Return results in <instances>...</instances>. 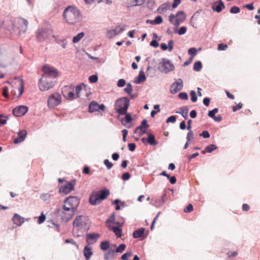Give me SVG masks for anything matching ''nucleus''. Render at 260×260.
<instances>
[{"label": "nucleus", "instance_id": "nucleus-17", "mask_svg": "<svg viewBox=\"0 0 260 260\" xmlns=\"http://www.w3.org/2000/svg\"><path fill=\"white\" fill-rule=\"evenodd\" d=\"M2 27L11 33L14 29L13 21L12 20L8 19L4 20L2 22V26H0V27Z\"/></svg>", "mask_w": 260, "mask_h": 260}, {"label": "nucleus", "instance_id": "nucleus-10", "mask_svg": "<svg viewBox=\"0 0 260 260\" xmlns=\"http://www.w3.org/2000/svg\"><path fill=\"white\" fill-rule=\"evenodd\" d=\"M63 203L72 208V210H76L80 203V199L76 196H70L66 198Z\"/></svg>", "mask_w": 260, "mask_h": 260}, {"label": "nucleus", "instance_id": "nucleus-61", "mask_svg": "<svg viewBox=\"0 0 260 260\" xmlns=\"http://www.w3.org/2000/svg\"><path fill=\"white\" fill-rule=\"evenodd\" d=\"M51 194L49 193H43L41 196V198L44 201H47L49 200Z\"/></svg>", "mask_w": 260, "mask_h": 260}, {"label": "nucleus", "instance_id": "nucleus-62", "mask_svg": "<svg viewBox=\"0 0 260 260\" xmlns=\"http://www.w3.org/2000/svg\"><path fill=\"white\" fill-rule=\"evenodd\" d=\"M115 214L113 213L106 221V223H115Z\"/></svg>", "mask_w": 260, "mask_h": 260}, {"label": "nucleus", "instance_id": "nucleus-42", "mask_svg": "<svg viewBox=\"0 0 260 260\" xmlns=\"http://www.w3.org/2000/svg\"><path fill=\"white\" fill-rule=\"evenodd\" d=\"M133 254L132 251L126 252L123 254L121 256L122 260H128V258L131 257Z\"/></svg>", "mask_w": 260, "mask_h": 260}, {"label": "nucleus", "instance_id": "nucleus-58", "mask_svg": "<svg viewBox=\"0 0 260 260\" xmlns=\"http://www.w3.org/2000/svg\"><path fill=\"white\" fill-rule=\"evenodd\" d=\"M154 20L155 24H159L161 23L163 21L162 17L160 15L157 16Z\"/></svg>", "mask_w": 260, "mask_h": 260}, {"label": "nucleus", "instance_id": "nucleus-46", "mask_svg": "<svg viewBox=\"0 0 260 260\" xmlns=\"http://www.w3.org/2000/svg\"><path fill=\"white\" fill-rule=\"evenodd\" d=\"M88 80L91 83H94L98 81V77L96 75H92L89 77Z\"/></svg>", "mask_w": 260, "mask_h": 260}, {"label": "nucleus", "instance_id": "nucleus-48", "mask_svg": "<svg viewBox=\"0 0 260 260\" xmlns=\"http://www.w3.org/2000/svg\"><path fill=\"white\" fill-rule=\"evenodd\" d=\"M82 86L85 87V85L83 83H82L80 84H78L77 86H76V94H77V96L78 98H80V96H79V92L82 89Z\"/></svg>", "mask_w": 260, "mask_h": 260}, {"label": "nucleus", "instance_id": "nucleus-36", "mask_svg": "<svg viewBox=\"0 0 260 260\" xmlns=\"http://www.w3.org/2000/svg\"><path fill=\"white\" fill-rule=\"evenodd\" d=\"M202 68V63L201 61H197L194 63L193 70L196 72H199Z\"/></svg>", "mask_w": 260, "mask_h": 260}, {"label": "nucleus", "instance_id": "nucleus-2", "mask_svg": "<svg viewBox=\"0 0 260 260\" xmlns=\"http://www.w3.org/2000/svg\"><path fill=\"white\" fill-rule=\"evenodd\" d=\"M73 232L76 237L83 236L89 230V226L87 224V218L82 215L76 216L73 222Z\"/></svg>", "mask_w": 260, "mask_h": 260}, {"label": "nucleus", "instance_id": "nucleus-6", "mask_svg": "<svg viewBox=\"0 0 260 260\" xmlns=\"http://www.w3.org/2000/svg\"><path fill=\"white\" fill-rule=\"evenodd\" d=\"M158 69L161 73L168 74L173 71L175 69V67L169 59L162 58L161 61L158 64Z\"/></svg>", "mask_w": 260, "mask_h": 260}, {"label": "nucleus", "instance_id": "nucleus-16", "mask_svg": "<svg viewBox=\"0 0 260 260\" xmlns=\"http://www.w3.org/2000/svg\"><path fill=\"white\" fill-rule=\"evenodd\" d=\"M224 8V4L221 0H218L214 2L212 6L213 11L217 13H220Z\"/></svg>", "mask_w": 260, "mask_h": 260}, {"label": "nucleus", "instance_id": "nucleus-20", "mask_svg": "<svg viewBox=\"0 0 260 260\" xmlns=\"http://www.w3.org/2000/svg\"><path fill=\"white\" fill-rule=\"evenodd\" d=\"M119 115H124V117L120 120L121 124L123 126H125L126 124L131 123L133 120L131 113H127V111H126V113L125 114H119Z\"/></svg>", "mask_w": 260, "mask_h": 260}, {"label": "nucleus", "instance_id": "nucleus-63", "mask_svg": "<svg viewBox=\"0 0 260 260\" xmlns=\"http://www.w3.org/2000/svg\"><path fill=\"white\" fill-rule=\"evenodd\" d=\"M200 136L203 137L204 138H209L210 136L209 133L207 131H203L200 134Z\"/></svg>", "mask_w": 260, "mask_h": 260}, {"label": "nucleus", "instance_id": "nucleus-5", "mask_svg": "<svg viewBox=\"0 0 260 260\" xmlns=\"http://www.w3.org/2000/svg\"><path fill=\"white\" fill-rule=\"evenodd\" d=\"M55 79L53 77H48V76H42L40 79L38 83V86L41 91H47L52 88L55 83Z\"/></svg>", "mask_w": 260, "mask_h": 260}, {"label": "nucleus", "instance_id": "nucleus-50", "mask_svg": "<svg viewBox=\"0 0 260 260\" xmlns=\"http://www.w3.org/2000/svg\"><path fill=\"white\" fill-rule=\"evenodd\" d=\"M120 202V200L119 199H117L115 200L114 201H112V204L116 205V206H115L116 210H120L121 208H120V205L119 204Z\"/></svg>", "mask_w": 260, "mask_h": 260}, {"label": "nucleus", "instance_id": "nucleus-45", "mask_svg": "<svg viewBox=\"0 0 260 260\" xmlns=\"http://www.w3.org/2000/svg\"><path fill=\"white\" fill-rule=\"evenodd\" d=\"M133 88L132 84L130 83H127L126 84V86L125 88H124L123 90L126 93H128V94H130L131 92L132 91Z\"/></svg>", "mask_w": 260, "mask_h": 260}, {"label": "nucleus", "instance_id": "nucleus-55", "mask_svg": "<svg viewBox=\"0 0 260 260\" xmlns=\"http://www.w3.org/2000/svg\"><path fill=\"white\" fill-rule=\"evenodd\" d=\"M176 121V117L175 115H172L169 117L166 120V123H174Z\"/></svg>", "mask_w": 260, "mask_h": 260}, {"label": "nucleus", "instance_id": "nucleus-64", "mask_svg": "<svg viewBox=\"0 0 260 260\" xmlns=\"http://www.w3.org/2000/svg\"><path fill=\"white\" fill-rule=\"evenodd\" d=\"M128 150L131 151H134L136 148V145L134 143H131L128 144Z\"/></svg>", "mask_w": 260, "mask_h": 260}, {"label": "nucleus", "instance_id": "nucleus-15", "mask_svg": "<svg viewBox=\"0 0 260 260\" xmlns=\"http://www.w3.org/2000/svg\"><path fill=\"white\" fill-rule=\"evenodd\" d=\"M149 127V125L148 124L147 120L146 119H143L141 121V124L137 126V129H140L139 136H142L145 134H147V130Z\"/></svg>", "mask_w": 260, "mask_h": 260}, {"label": "nucleus", "instance_id": "nucleus-57", "mask_svg": "<svg viewBox=\"0 0 260 260\" xmlns=\"http://www.w3.org/2000/svg\"><path fill=\"white\" fill-rule=\"evenodd\" d=\"M46 219V216L42 212L40 216L38 217V222L39 224H41L44 222Z\"/></svg>", "mask_w": 260, "mask_h": 260}, {"label": "nucleus", "instance_id": "nucleus-24", "mask_svg": "<svg viewBox=\"0 0 260 260\" xmlns=\"http://www.w3.org/2000/svg\"><path fill=\"white\" fill-rule=\"evenodd\" d=\"M17 20L18 23L19 24H23V26H21V28L20 29V31H22L23 34L25 33L27 29V25L28 24L27 20L22 18H18Z\"/></svg>", "mask_w": 260, "mask_h": 260}, {"label": "nucleus", "instance_id": "nucleus-30", "mask_svg": "<svg viewBox=\"0 0 260 260\" xmlns=\"http://www.w3.org/2000/svg\"><path fill=\"white\" fill-rule=\"evenodd\" d=\"M119 27V26H117L115 29H112L111 30H109L107 32V37L111 39L113 37L118 35L119 34V31H118L117 29Z\"/></svg>", "mask_w": 260, "mask_h": 260}, {"label": "nucleus", "instance_id": "nucleus-8", "mask_svg": "<svg viewBox=\"0 0 260 260\" xmlns=\"http://www.w3.org/2000/svg\"><path fill=\"white\" fill-rule=\"evenodd\" d=\"M42 71L44 72L42 76H48L55 79L58 75L57 70L54 67H50L48 64H45L42 67Z\"/></svg>", "mask_w": 260, "mask_h": 260}, {"label": "nucleus", "instance_id": "nucleus-12", "mask_svg": "<svg viewBox=\"0 0 260 260\" xmlns=\"http://www.w3.org/2000/svg\"><path fill=\"white\" fill-rule=\"evenodd\" d=\"M57 214L60 216V219L62 221H63L66 223L68 222L74 215V213L68 212L66 211H62L61 209L57 210Z\"/></svg>", "mask_w": 260, "mask_h": 260}, {"label": "nucleus", "instance_id": "nucleus-56", "mask_svg": "<svg viewBox=\"0 0 260 260\" xmlns=\"http://www.w3.org/2000/svg\"><path fill=\"white\" fill-rule=\"evenodd\" d=\"M228 46L226 44L223 43H220L218 45V50L220 51L225 50L228 48Z\"/></svg>", "mask_w": 260, "mask_h": 260}, {"label": "nucleus", "instance_id": "nucleus-35", "mask_svg": "<svg viewBox=\"0 0 260 260\" xmlns=\"http://www.w3.org/2000/svg\"><path fill=\"white\" fill-rule=\"evenodd\" d=\"M180 14H183V11H178L177 14L176 15H174L173 14H171L169 16V21L172 23H173L174 22V19L175 18H177L178 17H179L180 16Z\"/></svg>", "mask_w": 260, "mask_h": 260}, {"label": "nucleus", "instance_id": "nucleus-14", "mask_svg": "<svg viewBox=\"0 0 260 260\" xmlns=\"http://www.w3.org/2000/svg\"><path fill=\"white\" fill-rule=\"evenodd\" d=\"M100 236L101 235L98 233L87 234L86 241L87 243V244L90 245L95 243L98 241Z\"/></svg>", "mask_w": 260, "mask_h": 260}, {"label": "nucleus", "instance_id": "nucleus-38", "mask_svg": "<svg viewBox=\"0 0 260 260\" xmlns=\"http://www.w3.org/2000/svg\"><path fill=\"white\" fill-rule=\"evenodd\" d=\"M126 245L125 244L122 243L120 244L117 248H116L115 250L116 253H122L125 249Z\"/></svg>", "mask_w": 260, "mask_h": 260}, {"label": "nucleus", "instance_id": "nucleus-49", "mask_svg": "<svg viewBox=\"0 0 260 260\" xmlns=\"http://www.w3.org/2000/svg\"><path fill=\"white\" fill-rule=\"evenodd\" d=\"M62 211H66L68 212H73L74 213L75 210H72V208L71 206H69L65 204V205L62 206Z\"/></svg>", "mask_w": 260, "mask_h": 260}, {"label": "nucleus", "instance_id": "nucleus-59", "mask_svg": "<svg viewBox=\"0 0 260 260\" xmlns=\"http://www.w3.org/2000/svg\"><path fill=\"white\" fill-rule=\"evenodd\" d=\"M126 84V81L123 79H119L117 83V85L119 87H122Z\"/></svg>", "mask_w": 260, "mask_h": 260}, {"label": "nucleus", "instance_id": "nucleus-25", "mask_svg": "<svg viewBox=\"0 0 260 260\" xmlns=\"http://www.w3.org/2000/svg\"><path fill=\"white\" fill-rule=\"evenodd\" d=\"M99 111V103L95 101H92L88 106V112L93 113Z\"/></svg>", "mask_w": 260, "mask_h": 260}, {"label": "nucleus", "instance_id": "nucleus-29", "mask_svg": "<svg viewBox=\"0 0 260 260\" xmlns=\"http://www.w3.org/2000/svg\"><path fill=\"white\" fill-rule=\"evenodd\" d=\"M147 143L152 146H156L158 144V142L156 141L155 136L151 133H147Z\"/></svg>", "mask_w": 260, "mask_h": 260}, {"label": "nucleus", "instance_id": "nucleus-1", "mask_svg": "<svg viewBox=\"0 0 260 260\" xmlns=\"http://www.w3.org/2000/svg\"><path fill=\"white\" fill-rule=\"evenodd\" d=\"M63 17L67 22L70 24L80 22L82 19V16L79 10L71 6L65 8L63 13Z\"/></svg>", "mask_w": 260, "mask_h": 260}, {"label": "nucleus", "instance_id": "nucleus-40", "mask_svg": "<svg viewBox=\"0 0 260 260\" xmlns=\"http://www.w3.org/2000/svg\"><path fill=\"white\" fill-rule=\"evenodd\" d=\"M190 99L192 102L195 103L198 100V96L195 91L191 90L190 92Z\"/></svg>", "mask_w": 260, "mask_h": 260}, {"label": "nucleus", "instance_id": "nucleus-43", "mask_svg": "<svg viewBox=\"0 0 260 260\" xmlns=\"http://www.w3.org/2000/svg\"><path fill=\"white\" fill-rule=\"evenodd\" d=\"M188 53L192 56V58L197 54V50L194 47L190 48L188 50Z\"/></svg>", "mask_w": 260, "mask_h": 260}, {"label": "nucleus", "instance_id": "nucleus-47", "mask_svg": "<svg viewBox=\"0 0 260 260\" xmlns=\"http://www.w3.org/2000/svg\"><path fill=\"white\" fill-rule=\"evenodd\" d=\"M240 12V8L236 6H233L230 10V12L232 14H237Z\"/></svg>", "mask_w": 260, "mask_h": 260}, {"label": "nucleus", "instance_id": "nucleus-51", "mask_svg": "<svg viewBox=\"0 0 260 260\" xmlns=\"http://www.w3.org/2000/svg\"><path fill=\"white\" fill-rule=\"evenodd\" d=\"M178 97L180 99L186 100L188 99V95L185 92H182L179 93Z\"/></svg>", "mask_w": 260, "mask_h": 260}, {"label": "nucleus", "instance_id": "nucleus-9", "mask_svg": "<svg viewBox=\"0 0 260 260\" xmlns=\"http://www.w3.org/2000/svg\"><path fill=\"white\" fill-rule=\"evenodd\" d=\"M61 101V95L58 93L52 94L48 98V105L50 108H54L58 105Z\"/></svg>", "mask_w": 260, "mask_h": 260}, {"label": "nucleus", "instance_id": "nucleus-13", "mask_svg": "<svg viewBox=\"0 0 260 260\" xmlns=\"http://www.w3.org/2000/svg\"><path fill=\"white\" fill-rule=\"evenodd\" d=\"M74 183L69 182L63 186H61L59 188V193H63L65 194H68L74 188Z\"/></svg>", "mask_w": 260, "mask_h": 260}, {"label": "nucleus", "instance_id": "nucleus-60", "mask_svg": "<svg viewBox=\"0 0 260 260\" xmlns=\"http://www.w3.org/2000/svg\"><path fill=\"white\" fill-rule=\"evenodd\" d=\"M192 139H193V132L192 130H190L187 133L186 140L187 141H190Z\"/></svg>", "mask_w": 260, "mask_h": 260}, {"label": "nucleus", "instance_id": "nucleus-33", "mask_svg": "<svg viewBox=\"0 0 260 260\" xmlns=\"http://www.w3.org/2000/svg\"><path fill=\"white\" fill-rule=\"evenodd\" d=\"M84 35L85 34L83 32H80L78 33L77 35L73 37V42L74 43H77L79 42L80 41V40L83 38Z\"/></svg>", "mask_w": 260, "mask_h": 260}, {"label": "nucleus", "instance_id": "nucleus-3", "mask_svg": "<svg viewBox=\"0 0 260 260\" xmlns=\"http://www.w3.org/2000/svg\"><path fill=\"white\" fill-rule=\"evenodd\" d=\"M110 193L109 190L106 188L100 191H93L90 195L89 202L92 205H98L106 199Z\"/></svg>", "mask_w": 260, "mask_h": 260}, {"label": "nucleus", "instance_id": "nucleus-27", "mask_svg": "<svg viewBox=\"0 0 260 260\" xmlns=\"http://www.w3.org/2000/svg\"><path fill=\"white\" fill-rule=\"evenodd\" d=\"M188 110L187 106H183L180 108L179 111H176V113L181 114L185 119H187L188 118Z\"/></svg>", "mask_w": 260, "mask_h": 260}, {"label": "nucleus", "instance_id": "nucleus-7", "mask_svg": "<svg viewBox=\"0 0 260 260\" xmlns=\"http://www.w3.org/2000/svg\"><path fill=\"white\" fill-rule=\"evenodd\" d=\"M52 30L47 28H39L36 32V37L37 41L43 42L48 39L52 35Z\"/></svg>", "mask_w": 260, "mask_h": 260}, {"label": "nucleus", "instance_id": "nucleus-32", "mask_svg": "<svg viewBox=\"0 0 260 260\" xmlns=\"http://www.w3.org/2000/svg\"><path fill=\"white\" fill-rule=\"evenodd\" d=\"M100 248L103 251H106L110 249V243L109 241H104L101 243Z\"/></svg>", "mask_w": 260, "mask_h": 260}, {"label": "nucleus", "instance_id": "nucleus-34", "mask_svg": "<svg viewBox=\"0 0 260 260\" xmlns=\"http://www.w3.org/2000/svg\"><path fill=\"white\" fill-rule=\"evenodd\" d=\"M187 28L185 26H181L179 29L178 30L177 27L174 28V32L175 34H178L179 35H183L185 34L186 32Z\"/></svg>", "mask_w": 260, "mask_h": 260}, {"label": "nucleus", "instance_id": "nucleus-52", "mask_svg": "<svg viewBox=\"0 0 260 260\" xmlns=\"http://www.w3.org/2000/svg\"><path fill=\"white\" fill-rule=\"evenodd\" d=\"M193 210V207L191 204H189L184 209V212L190 213Z\"/></svg>", "mask_w": 260, "mask_h": 260}, {"label": "nucleus", "instance_id": "nucleus-11", "mask_svg": "<svg viewBox=\"0 0 260 260\" xmlns=\"http://www.w3.org/2000/svg\"><path fill=\"white\" fill-rule=\"evenodd\" d=\"M28 108L26 106L20 105L14 108L12 110L13 115L16 117H21L27 112Z\"/></svg>", "mask_w": 260, "mask_h": 260}, {"label": "nucleus", "instance_id": "nucleus-44", "mask_svg": "<svg viewBox=\"0 0 260 260\" xmlns=\"http://www.w3.org/2000/svg\"><path fill=\"white\" fill-rule=\"evenodd\" d=\"M170 8V4L169 3H164L161 5L158 8V10H160L161 11H164L167 10Z\"/></svg>", "mask_w": 260, "mask_h": 260}, {"label": "nucleus", "instance_id": "nucleus-37", "mask_svg": "<svg viewBox=\"0 0 260 260\" xmlns=\"http://www.w3.org/2000/svg\"><path fill=\"white\" fill-rule=\"evenodd\" d=\"M167 200V194H166V191L164 190L163 192V193L160 196V199H159V205H160L162 204H164Z\"/></svg>", "mask_w": 260, "mask_h": 260}, {"label": "nucleus", "instance_id": "nucleus-39", "mask_svg": "<svg viewBox=\"0 0 260 260\" xmlns=\"http://www.w3.org/2000/svg\"><path fill=\"white\" fill-rule=\"evenodd\" d=\"M217 149V147L215 144H210L206 146V151L208 153H211L213 151Z\"/></svg>", "mask_w": 260, "mask_h": 260}, {"label": "nucleus", "instance_id": "nucleus-26", "mask_svg": "<svg viewBox=\"0 0 260 260\" xmlns=\"http://www.w3.org/2000/svg\"><path fill=\"white\" fill-rule=\"evenodd\" d=\"M108 227L111 230L116 236L117 238H121L122 236V229L120 227L112 226L108 225Z\"/></svg>", "mask_w": 260, "mask_h": 260}, {"label": "nucleus", "instance_id": "nucleus-19", "mask_svg": "<svg viewBox=\"0 0 260 260\" xmlns=\"http://www.w3.org/2000/svg\"><path fill=\"white\" fill-rule=\"evenodd\" d=\"M27 135V132L25 129L20 131L17 133V137L14 139V143L18 144L23 142Z\"/></svg>", "mask_w": 260, "mask_h": 260}, {"label": "nucleus", "instance_id": "nucleus-21", "mask_svg": "<svg viewBox=\"0 0 260 260\" xmlns=\"http://www.w3.org/2000/svg\"><path fill=\"white\" fill-rule=\"evenodd\" d=\"M89 245H86L83 249L84 256L86 260H88L90 258L91 256L93 254L92 251V248L89 246Z\"/></svg>", "mask_w": 260, "mask_h": 260}, {"label": "nucleus", "instance_id": "nucleus-22", "mask_svg": "<svg viewBox=\"0 0 260 260\" xmlns=\"http://www.w3.org/2000/svg\"><path fill=\"white\" fill-rule=\"evenodd\" d=\"M116 253L115 249L112 248L111 247L109 249V250L107 252L105 253L104 254V259L105 260H112L114 258L115 255V253Z\"/></svg>", "mask_w": 260, "mask_h": 260}, {"label": "nucleus", "instance_id": "nucleus-28", "mask_svg": "<svg viewBox=\"0 0 260 260\" xmlns=\"http://www.w3.org/2000/svg\"><path fill=\"white\" fill-rule=\"evenodd\" d=\"M14 223L18 226H20L24 222V218L15 213L13 217Z\"/></svg>", "mask_w": 260, "mask_h": 260}, {"label": "nucleus", "instance_id": "nucleus-54", "mask_svg": "<svg viewBox=\"0 0 260 260\" xmlns=\"http://www.w3.org/2000/svg\"><path fill=\"white\" fill-rule=\"evenodd\" d=\"M104 164L106 166L107 169L109 170L113 167V164L110 162L109 159H106L104 160Z\"/></svg>", "mask_w": 260, "mask_h": 260}, {"label": "nucleus", "instance_id": "nucleus-41", "mask_svg": "<svg viewBox=\"0 0 260 260\" xmlns=\"http://www.w3.org/2000/svg\"><path fill=\"white\" fill-rule=\"evenodd\" d=\"M185 20L184 17L183 18H176L174 21L173 23L172 24L175 25L176 26L175 27H177L180 25V24L182 23Z\"/></svg>", "mask_w": 260, "mask_h": 260}, {"label": "nucleus", "instance_id": "nucleus-23", "mask_svg": "<svg viewBox=\"0 0 260 260\" xmlns=\"http://www.w3.org/2000/svg\"><path fill=\"white\" fill-rule=\"evenodd\" d=\"M146 79V76L143 70H141L139 72V75L137 76L136 80L134 81V83L136 84H140L144 82Z\"/></svg>", "mask_w": 260, "mask_h": 260}, {"label": "nucleus", "instance_id": "nucleus-31", "mask_svg": "<svg viewBox=\"0 0 260 260\" xmlns=\"http://www.w3.org/2000/svg\"><path fill=\"white\" fill-rule=\"evenodd\" d=\"M179 86L175 82L173 83L170 86V92L171 94H174L176 93L178 91L181 89H179Z\"/></svg>", "mask_w": 260, "mask_h": 260}, {"label": "nucleus", "instance_id": "nucleus-4", "mask_svg": "<svg viewBox=\"0 0 260 260\" xmlns=\"http://www.w3.org/2000/svg\"><path fill=\"white\" fill-rule=\"evenodd\" d=\"M129 100L125 96L121 97L115 101L114 109L118 114H125L129 106Z\"/></svg>", "mask_w": 260, "mask_h": 260}, {"label": "nucleus", "instance_id": "nucleus-53", "mask_svg": "<svg viewBox=\"0 0 260 260\" xmlns=\"http://www.w3.org/2000/svg\"><path fill=\"white\" fill-rule=\"evenodd\" d=\"M8 90L9 89L7 86H5L3 87L2 94L5 98L7 99L9 98Z\"/></svg>", "mask_w": 260, "mask_h": 260}, {"label": "nucleus", "instance_id": "nucleus-18", "mask_svg": "<svg viewBox=\"0 0 260 260\" xmlns=\"http://www.w3.org/2000/svg\"><path fill=\"white\" fill-rule=\"evenodd\" d=\"M145 229L144 228H139L134 231L133 237L135 239L142 238L143 239L147 236V234H145Z\"/></svg>", "mask_w": 260, "mask_h": 260}]
</instances>
